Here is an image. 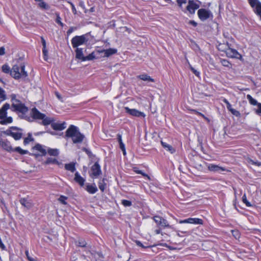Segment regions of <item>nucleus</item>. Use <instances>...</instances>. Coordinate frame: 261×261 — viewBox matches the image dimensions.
Returning a JSON list of instances; mask_svg holds the SVG:
<instances>
[{
  "mask_svg": "<svg viewBox=\"0 0 261 261\" xmlns=\"http://www.w3.org/2000/svg\"><path fill=\"white\" fill-rule=\"evenodd\" d=\"M25 66L21 65L20 67L17 65H14L12 70L7 64H4L2 67L3 72L5 73H10V75L15 79H19L21 77H26L28 76L27 71L24 70Z\"/></svg>",
  "mask_w": 261,
  "mask_h": 261,
  "instance_id": "1",
  "label": "nucleus"
},
{
  "mask_svg": "<svg viewBox=\"0 0 261 261\" xmlns=\"http://www.w3.org/2000/svg\"><path fill=\"white\" fill-rule=\"evenodd\" d=\"M65 138H71L73 143H80L83 141L85 136L80 133L77 127L70 125L66 130Z\"/></svg>",
  "mask_w": 261,
  "mask_h": 261,
  "instance_id": "2",
  "label": "nucleus"
},
{
  "mask_svg": "<svg viewBox=\"0 0 261 261\" xmlns=\"http://www.w3.org/2000/svg\"><path fill=\"white\" fill-rule=\"evenodd\" d=\"M22 128L17 126H11L9 129L3 132V133L12 137L15 140H18L22 137Z\"/></svg>",
  "mask_w": 261,
  "mask_h": 261,
  "instance_id": "3",
  "label": "nucleus"
},
{
  "mask_svg": "<svg viewBox=\"0 0 261 261\" xmlns=\"http://www.w3.org/2000/svg\"><path fill=\"white\" fill-rule=\"evenodd\" d=\"M88 41L85 35L75 36L71 39V44L73 48L78 47L79 46L86 44Z\"/></svg>",
  "mask_w": 261,
  "mask_h": 261,
  "instance_id": "4",
  "label": "nucleus"
},
{
  "mask_svg": "<svg viewBox=\"0 0 261 261\" xmlns=\"http://www.w3.org/2000/svg\"><path fill=\"white\" fill-rule=\"evenodd\" d=\"M200 4L201 2L198 0H189L186 7V11H189L191 14H194L195 10L199 8Z\"/></svg>",
  "mask_w": 261,
  "mask_h": 261,
  "instance_id": "5",
  "label": "nucleus"
},
{
  "mask_svg": "<svg viewBox=\"0 0 261 261\" xmlns=\"http://www.w3.org/2000/svg\"><path fill=\"white\" fill-rule=\"evenodd\" d=\"M197 14L199 19L203 21L208 18H212L213 16L212 13L210 10L203 8L199 9Z\"/></svg>",
  "mask_w": 261,
  "mask_h": 261,
  "instance_id": "6",
  "label": "nucleus"
},
{
  "mask_svg": "<svg viewBox=\"0 0 261 261\" xmlns=\"http://www.w3.org/2000/svg\"><path fill=\"white\" fill-rule=\"evenodd\" d=\"M101 170L100 166L97 162H95L94 164L91 168V173L90 176L92 178L97 177L99 175L101 174Z\"/></svg>",
  "mask_w": 261,
  "mask_h": 261,
  "instance_id": "7",
  "label": "nucleus"
},
{
  "mask_svg": "<svg viewBox=\"0 0 261 261\" xmlns=\"http://www.w3.org/2000/svg\"><path fill=\"white\" fill-rule=\"evenodd\" d=\"M11 107L14 109L13 111H17L23 114H25L29 110L28 107L22 102L19 103L13 102Z\"/></svg>",
  "mask_w": 261,
  "mask_h": 261,
  "instance_id": "8",
  "label": "nucleus"
},
{
  "mask_svg": "<svg viewBox=\"0 0 261 261\" xmlns=\"http://www.w3.org/2000/svg\"><path fill=\"white\" fill-rule=\"evenodd\" d=\"M125 111L127 113L136 117H144L145 116V115L140 111H139L138 110L135 109H129L128 107H125L124 108Z\"/></svg>",
  "mask_w": 261,
  "mask_h": 261,
  "instance_id": "9",
  "label": "nucleus"
},
{
  "mask_svg": "<svg viewBox=\"0 0 261 261\" xmlns=\"http://www.w3.org/2000/svg\"><path fill=\"white\" fill-rule=\"evenodd\" d=\"M33 150H37L41 153L40 155H45L46 154V150L43 148L42 145L40 144H37L35 146L32 148ZM30 155H34L36 158L40 156L39 154L36 153H30Z\"/></svg>",
  "mask_w": 261,
  "mask_h": 261,
  "instance_id": "10",
  "label": "nucleus"
},
{
  "mask_svg": "<svg viewBox=\"0 0 261 261\" xmlns=\"http://www.w3.org/2000/svg\"><path fill=\"white\" fill-rule=\"evenodd\" d=\"M179 223H190V224H202L203 220L199 218H190L183 220H180Z\"/></svg>",
  "mask_w": 261,
  "mask_h": 261,
  "instance_id": "11",
  "label": "nucleus"
},
{
  "mask_svg": "<svg viewBox=\"0 0 261 261\" xmlns=\"http://www.w3.org/2000/svg\"><path fill=\"white\" fill-rule=\"evenodd\" d=\"M0 146L9 152L13 151V148L11 146L10 142L7 140H0Z\"/></svg>",
  "mask_w": 261,
  "mask_h": 261,
  "instance_id": "12",
  "label": "nucleus"
},
{
  "mask_svg": "<svg viewBox=\"0 0 261 261\" xmlns=\"http://www.w3.org/2000/svg\"><path fill=\"white\" fill-rule=\"evenodd\" d=\"M208 169L209 170L211 171H213L215 172H217L219 173H221L222 172L224 171H227V170L223 167H220L218 165H214V164H210L208 167Z\"/></svg>",
  "mask_w": 261,
  "mask_h": 261,
  "instance_id": "13",
  "label": "nucleus"
},
{
  "mask_svg": "<svg viewBox=\"0 0 261 261\" xmlns=\"http://www.w3.org/2000/svg\"><path fill=\"white\" fill-rule=\"evenodd\" d=\"M32 115L33 119L40 120L45 116V114L40 112L36 108L32 109Z\"/></svg>",
  "mask_w": 261,
  "mask_h": 261,
  "instance_id": "14",
  "label": "nucleus"
},
{
  "mask_svg": "<svg viewBox=\"0 0 261 261\" xmlns=\"http://www.w3.org/2000/svg\"><path fill=\"white\" fill-rule=\"evenodd\" d=\"M10 105L8 103H5L0 109V119L3 120L6 117L7 115V111L10 108Z\"/></svg>",
  "mask_w": 261,
  "mask_h": 261,
  "instance_id": "15",
  "label": "nucleus"
},
{
  "mask_svg": "<svg viewBox=\"0 0 261 261\" xmlns=\"http://www.w3.org/2000/svg\"><path fill=\"white\" fill-rule=\"evenodd\" d=\"M66 123L63 122V123H56L53 122L51 123V127L56 130H62L65 129L66 127Z\"/></svg>",
  "mask_w": 261,
  "mask_h": 261,
  "instance_id": "16",
  "label": "nucleus"
},
{
  "mask_svg": "<svg viewBox=\"0 0 261 261\" xmlns=\"http://www.w3.org/2000/svg\"><path fill=\"white\" fill-rule=\"evenodd\" d=\"M20 203L25 207L29 209L33 206V203L31 200L25 198H22L19 200Z\"/></svg>",
  "mask_w": 261,
  "mask_h": 261,
  "instance_id": "17",
  "label": "nucleus"
},
{
  "mask_svg": "<svg viewBox=\"0 0 261 261\" xmlns=\"http://www.w3.org/2000/svg\"><path fill=\"white\" fill-rule=\"evenodd\" d=\"M74 180L81 186L83 187L84 185L85 179L80 175L78 172H75L74 174Z\"/></svg>",
  "mask_w": 261,
  "mask_h": 261,
  "instance_id": "18",
  "label": "nucleus"
},
{
  "mask_svg": "<svg viewBox=\"0 0 261 261\" xmlns=\"http://www.w3.org/2000/svg\"><path fill=\"white\" fill-rule=\"evenodd\" d=\"M229 58L241 60L242 57L237 50L229 47Z\"/></svg>",
  "mask_w": 261,
  "mask_h": 261,
  "instance_id": "19",
  "label": "nucleus"
},
{
  "mask_svg": "<svg viewBox=\"0 0 261 261\" xmlns=\"http://www.w3.org/2000/svg\"><path fill=\"white\" fill-rule=\"evenodd\" d=\"M117 51V49L110 48L108 49H103L100 51V53H104V57H109L110 56L115 54Z\"/></svg>",
  "mask_w": 261,
  "mask_h": 261,
  "instance_id": "20",
  "label": "nucleus"
},
{
  "mask_svg": "<svg viewBox=\"0 0 261 261\" xmlns=\"http://www.w3.org/2000/svg\"><path fill=\"white\" fill-rule=\"evenodd\" d=\"M86 190L88 193L92 194L95 193L98 191L97 188L95 184L92 185H90L89 184H87Z\"/></svg>",
  "mask_w": 261,
  "mask_h": 261,
  "instance_id": "21",
  "label": "nucleus"
},
{
  "mask_svg": "<svg viewBox=\"0 0 261 261\" xmlns=\"http://www.w3.org/2000/svg\"><path fill=\"white\" fill-rule=\"evenodd\" d=\"M75 51L76 54L75 58L83 61V59H84L85 56L83 55V49L82 48L76 47Z\"/></svg>",
  "mask_w": 261,
  "mask_h": 261,
  "instance_id": "22",
  "label": "nucleus"
},
{
  "mask_svg": "<svg viewBox=\"0 0 261 261\" xmlns=\"http://www.w3.org/2000/svg\"><path fill=\"white\" fill-rule=\"evenodd\" d=\"M162 146L167 151H169L170 153H173L175 152V149L170 145L167 143L161 141Z\"/></svg>",
  "mask_w": 261,
  "mask_h": 261,
  "instance_id": "23",
  "label": "nucleus"
},
{
  "mask_svg": "<svg viewBox=\"0 0 261 261\" xmlns=\"http://www.w3.org/2000/svg\"><path fill=\"white\" fill-rule=\"evenodd\" d=\"M41 120H42L41 124L43 125H46L50 124L51 125V123H53L54 121V119L46 117V116L44 117V118L41 119Z\"/></svg>",
  "mask_w": 261,
  "mask_h": 261,
  "instance_id": "24",
  "label": "nucleus"
},
{
  "mask_svg": "<svg viewBox=\"0 0 261 261\" xmlns=\"http://www.w3.org/2000/svg\"><path fill=\"white\" fill-rule=\"evenodd\" d=\"M138 77L144 81H149L151 82H153L154 81V79H152L150 76L146 74H141L139 75Z\"/></svg>",
  "mask_w": 261,
  "mask_h": 261,
  "instance_id": "25",
  "label": "nucleus"
},
{
  "mask_svg": "<svg viewBox=\"0 0 261 261\" xmlns=\"http://www.w3.org/2000/svg\"><path fill=\"white\" fill-rule=\"evenodd\" d=\"M65 168L67 170L73 172L75 170V164L73 163L66 164L65 165Z\"/></svg>",
  "mask_w": 261,
  "mask_h": 261,
  "instance_id": "26",
  "label": "nucleus"
},
{
  "mask_svg": "<svg viewBox=\"0 0 261 261\" xmlns=\"http://www.w3.org/2000/svg\"><path fill=\"white\" fill-rule=\"evenodd\" d=\"M13 121V119L11 117H5L4 119H3V120H1L0 121V124H2V125H6V124H7L8 123H12Z\"/></svg>",
  "mask_w": 261,
  "mask_h": 261,
  "instance_id": "27",
  "label": "nucleus"
},
{
  "mask_svg": "<svg viewBox=\"0 0 261 261\" xmlns=\"http://www.w3.org/2000/svg\"><path fill=\"white\" fill-rule=\"evenodd\" d=\"M45 164L46 165L50 164L60 165V163L56 159L48 158L45 162Z\"/></svg>",
  "mask_w": 261,
  "mask_h": 261,
  "instance_id": "28",
  "label": "nucleus"
},
{
  "mask_svg": "<svg viewBox=\"0 0 261 261\" xmlns=\"http://www.w3.org/2000/svg\"><path fill=\"white\" fill-rule=\"evenodd\" d=\"M106 184L105 182V179L103 178L101 180H100L98 182V187L99 189L103 192L106 188Z\"/></svg>",
  "mask_w": 261,
  "mask_h": 261,
  "instance_id": "29",
  "label": "nucleus"
},
{
  "mask_svg": "<svg viewBox=\"0 0 261 261\" xmlns=\"http://www.w3.org/2000/svg\"><path fill=\"white\" fill-rule=\"evenodd\" d=\"M34 139L32 136L31 133H29L28 135V137L25 138L23 141V144L24 145H27L29 144L30 142L34 141Z\"/></svg>",
  "mask_w": 261,
  "mask_h": 261,
  "instance_id": "30",
  "label": "nucleus"
},
{
  "mask_svg": "<svg viewBox=\"0 0 261 261\" xmlns=\"http://www.w3.org/2000/svg\"><path fill=\"white\" fill-rule=\"evenodd\" d=\"M48 153L50 155L57 156L59 155V150L57 149L49 148L48 149Z\"/></svg>",
  "mask_w": 261,
  "mask_h": 261,
  "instance_id": "31",
  "label": "nucleus"
},
{
  "mask_svg": "<svg viewBox=\"0 0 261 261\" xmlns=\"http://www.w3.org/2000/svg\"><path fill=\"white\" fill-rule=\"evenodd\" d=\"M13 151L18 152L20 154H25L29 153V151L27 150H23L20 147H16L13 149Z\"/></svg>",
  "mask_w": 261,
  "mask_h": 261,
  "instance_id": "32",
  "label": "nucleus"
},
{
  "mask_svg": "<svg viewBox=\"0 0 261 261\" xmlns=\"http://www.w3.org/2000/svg\"><path fill=\"white\" fill-rule=\"evenodd\" d=\"M247 98L249 100V102L253 106L257 105L259 103L254 99L250 95H247Z\"/></svg>",
  "mask_w": 261,
  "mask_h": 261,
  "instance_id": "33",
  "label": "nucleus"
},
{
  "mask_svg": "<svg viewBox=\"0 0 261 261\" xmlns=\"http://www.w3.org/2000/svg\"><path fill=\"white\" fill-rule=\"evenodd\" d=\"M38 5L40 8L44 10H48L50 8L48 5H47L46 3H45L42 1L39 2Z\"/></svg>",
  "mask_w": 261,
  "mask_h": 261,
  "instance_id": "34",
  "label": "nucleus"
},
{
  "mask_svg": "<svg viewBox=\"0 0 261 261\" xmlns=\"http://www.w3.org/2000/svg\"><path fill=\"white\" fill-rule=\"evenodd\" d=\"M95 58V56L94 55V53L93 52L90 54L88 56L85 57L84 59H83V61L92 60Z\"/></svg>",
  "mask_w": 261,
  "mask_h": 261,
  "instance_id": "35",
  "label": "nucleus"
},
{
  "mask_svg": "<svg viewBox=\"0 0 261 261\" xmlns=\"http://www.w3.org/2000/svg\"><path fill=\"white\" fill-rule=\"evenodd\" d=\"M231 232L232 236L236 239L238 240L240 237V233L238 230H231Z\"/></svg>",
  "mask_w": 261,
  "mask_h": 261,
  "instance_id": "36",
  "label": "nucleus"
},
{
  "mask_svg": "<svg viewBox=\"0 0 261 261\" xmlns=\"http://www.w3.org/2000/svg\"><path fill=\"white\" fill-rule=\"evenodd\" d=\"M254 8L255 13L261 18V3L258 4V5L255 7H254Z\"/></svg>",
  "mask_w": 261,
  "mask_h": 261,
  "instance_id": "37",
  "label": "nucleus"
},
{
  "mask_svg": "<svg viewBox=\"0 0 261 261\" xmlns=\"http://www.w3.org/2000/svg\"><path fill=\"white\" fill-rule=\"evenodd\" d=\"M249 4L252 8L255 7L258 4H260V3L258 1V0H248Z\"/></svg>",
  "mask_w": 261,
  "mask_h": 261,
  "instance_id": "38",
  "label": "nucleus"
},
{
  "mask_svg": "<svg viewBox=\"0 0 261 261\" xmlns=\"http://www.w3.org/2000/svg\"><path fill=\"white\" fill-rule=\"evenodd\" d=\"M56 15L57 17L56 19V23L63 27L64 26V24L61 22V18L60 17L59 14L58 13H56Z\"/></svg>",
  "mask_w": 261,
  "mask_h": 261,
  "instance_id": "39",
  "label": "nucleus"
},
{
  "mask_svg": "<svg viewBox=\"0 0 261 261\" xmlns=\"http://www.w3.org/2000/svg\"><path fill=\"white\" fill-rule=\"evenodd\" d=\"M230 106H231V105L229 104V111L231 112V113L233 115H234L237 117H240V116H241L240 113L238 111H237L236 110H235L234 109L231 108Z\"/></svg>",
  "mask_w": 261,
  "mask_h": 261,
  "instance_id": "40",
  "label": "nucleus"
},
{
  "mask_svg": "<svg viewBox=\"0 0 261 261\" xmlns=\"http://www.w3.org/2000/svg\"><path fill=\"white\" fill-rule=\"evenodd\" d=\"M6 95L5 94V91L0 87V99L2 100H4L6 99Z\"/></svg>",
  "mask_w": 261,
  "mask_h": 261,
  "instance_id": "41",
  "label": "nucleus"
},
{
  "mask_svg": "<svg viewBox=\"0 0 261 261\" xmlns=\"http://www.w3.org/2000/svg\"><path fill=\"white\" fill-rule=\"evenodd\" d=\"M242 201L247 206H252L251 203L247 200L245 194H244L242 197Z\"/></svg>",
  "mask_w": 261,
  "mask_h": 261,
  "instance_id": "42",
  "label": "nucleus"
},
{
  "mask_svg": "<svg viewBox=\"0 0 261 261\" xmlns=\"http://www.w3.org/2000/svg\"><path fill=\"white\" fill-rule=\"evenodd\" d=\"M82 150L85 151L86 152V153L87 154V155H88V156L90 158L95 156V155L92 154V153L89 149H88L85 147H83L82 148Z\"/></svg>",
  "mask_w": 261,
  "mask_h": 261,
  "instance_id": "43",
  "label": "nucleus"
},
{
  "mask_svg": "<svg viewBox=\"0 0 261 261\" xmlns=\"http://www.w3.org/2000/svg\"><path fill=\"white\" fill-rule=\"evenodd\" d=\"M160 225L162 227H169L168 223L166 220L162 218Z\"/></svg>",
  "mask_w": 261,
  "mask_h": 261,
  "instance_id": "44",
  "label": "nucleus"
},
{
  "mask_svg": "<svg viewBox=\"0 0 261 261\" xmlns=\"http://www.w3.org/2000/svg\"><path fill=\"white\" fill-rule=\"evenodd\" d=\"M121 203L124 206H130L132 205V202L130 201L127 200H122Z\"/></svg>",
  "mask_w": 261,
  "mask_h": 261,
  "instance_id": "45",
  "label": "nucleus"
},
{
  "mask_svg": "<svg viewBox=\"0 0 261 261\" xmlns=\"http://www.w3.org/2000/svg\"><path fill=\"white\" fill-rule=\"evenodd\" d=\"M86 242L84 240H80L78 241L77 246L81 247H85L86 246Z\"/></svg>",
  "mask_w": 261,
  "mask_h": 261,
  "instance_id": "46",
  "label": "nucleus"
},
{
  "mask_svg": "<svg viewBox=\"0 0 261 261\" xmlns=\"http://www.w3.org/2000/svg\"><path fill=\"white\" fill-rule=\"evenodd\" d=\"M67 199V197L64 196H61L59 198V201L63 204H66L67 202L65 201V200Z\"/></svg>",
  "mask_w": 261,
  "mask_h": 261,
  "instance_id": "47",
  "label": "nucleus"
},
{
  "mask_svg": "<svg viewBox=\"0 0 261 261\" xmlns=\"http://www.w3.org/2000/svg\"><path fill=\"white\" fill-rule=\"evenodd\" d=\"M153 219H154V221L155 222V223L158 225H160L161 221L162 220V217H161L160 216H154L153 217Z\"/></svg>",
  "mask_w": 261,
  "mask_h": 261,
  "instance_id": "48",
  "label": "nucleus"
},
{
  "mask_svg": "<svg viewBox=\"0 0 261 261\" xmlns=\"http://www.w3.org/2000/svg\"><path fill=\"white\" fill-rule=\"evenodd\" d=\"M42 52H43V56H44V60L47 61V58H48V55H47L48 51H47V50L46 49V48H43Z\"/></svg>",
  "mask_w": 261,
  "mask_h": 261,
  "instance_id": "49",
  "label": "nucleus"
},
{
  "mask_svg": "<svg viewBox=\"0 0 261 261\" xmlns=\"http://www.w3.org/2000/svg\"><path fill=\"white\" fill-rule=\"evenodd\" d=\"M176 2H177V5L179 7V8L184 12H186V9H184L183 8V7H182V4H181V3L178 0H176Z\"/></svg>",
  "mask_w": 261,
  "mask_h": 261,
  "instance_id": "50",
  "label": "nucleus"
},
{
  "mask_svg": "<svg viewBox=\"0 0 261 261\" xmlns=\"http://www.w3.org/2000/svg\"><path fill=\"white\" fill-rule=\"evenodd\" d=\"M136 244L138 246H140L143 248H146L147 247H148V246H145L143 245V244L139 241H138V240H136L135 241Z\"/></svg>",
  "mask_w": 261,
  "mask_h": 261,
  "instance_id": "51",
  "label": "nucleus"
},
{
  "mask_svg": "<svg viewBox=\"0 0 261 261\" xmlns=\"http://www.w3.org/2000/svg\"><path fill=\"white\" fill-rule=\"evenodd\" d=\"M221 62L224 66H228V61L227 60L222 59L221 60Z\"/></svg>",
  "mask_w": 261,
  "mask_h": 261,
  "instance_id": "52",
  "label": "nucleus"
},
{
  "mask_svg": "<svg viewBox=\"0 0 261 261\" xmlns=\"http://www.w3.org/2000/svg\"><path fill=\"white\" fill-rule=\"evenodd\" d=\"M190 69L191 71L195 74V75L197 76H198L199 75V72L195 70L193 67H192L191 66H190Z\"/></svg>",
  "mask_w": 261,
  "mask_h": 261,
  "instance_id": "53",
  "label": "nucleus"
},
{
  "mask_svg": "<svg viewBox=\"0 0 261 261\" xmlns=\"http://www.w3.org/2000/svg\"><path fill=\"white\" fill-rule=\"evenodd\" d=\"M76 28L74 27H70L69 30L67 32V34L68 35H70L71 33L73 32V31L75 30Z\"/></svg>",
  "mask_w": 261,
  "mask_h": 261,
  "instance_id": "54",
  "label": "nucleus"
},
{
  "mask_svg": "<svg viewBox=\"0 0 261 261\" xmlns=\"http://www.w3.org/2000/svg\"><path fill=\"white\" fill-rule=\"evenodd\" d=\"M25 253L30 261H37L36 259L29 256L28 251H25Z\"/></svg>",
  "mask_w": 261,
  "mask_h": 261,
  "instance_id": "55",
  "label": "nucleus"
},
{
  "mask_svg": "<svg viewBox=\"0 0 261 261\" xmlns=\"http://www.w3.org/2000/svg\"><path fill=\"white\" fill-rule=\"evenodd\" d=\"M189 24L196 27L197 25V23L194 20H191L189 21Z\"/></svg>",
  "mask_w": 261,
  "mask_h": 261,
  "instance_id": "56",
  "label": "nucleus"
},
{
  "mask_svg": "<svg viewBox=\"0 0 261 261\" xmlns=\"http://www.w3.org/2000/svg\"><path fill=\"white\" fill-rule=\"evenodd\" d=\"M250 162L253 165H256L257 166H261V162H258V161L254 162L253 160H251Z\"/></svg>",
  "mask_w": 261,
  "mask_h": 261,
  "instance_id": "57",
  "label": "nucleus"
},
{
  "mask_svg": "<svg viewBox=\"0 0 261 261\" xmlns=\"http://www.w3.org/2000/svg\"><path fill=\"white\" fill-rule=\"evenodd\" d=\"M5 54V48L2 46L0 47V56H3Z\"/></svg>",
  "mask_w": 261,
  "mask_h": 261,
  "instance_id": "58",
  "label": "nucleus"
},
{
  "mask_svg": "<svg viewBox=\"0 0 261 261\" xmlns=\"http://www.w3.org/2000/svg\"><path fill=\"white\" fill-rule=\"evenodd\" d=\"M192 111H193L194 113H195V114H196L197 115H199V116H202V117L203 118H205L204 115L203 114H202V113H201L200 112H197L196 110H192Z\"/></svg>",
  "mask_w": 261,
  "mask_h": 261,
  "instance_id": "59",
  "label": "nucleus"
},
{
  "mask_svg": "<svg viewBox=\"0 0 261 261\" xmlns=\"http://www.w3.org/2000/svg\"><path fill=\"white\" fill-rule=\"evenodd\" d=\"M70 4L71 6L72 12L74 14H76V9L75 8L74 5L72 3H70Z\"/></svg>",
  "mask_w": 261,
  "mask_h": 261,
  "instance_id": "60",
  "label": "nucleus"
},
{
  "mask_svg": "<svg viewBox=\"0 0 261 261\" xmlns=\"http://www.w3.org/2000/svg\"><path fill=\"white\" fill-rule=\"evenodd\" d=\"M117 139H118V141L119 143H120V142H123L122 140L121 135H120L119 134H117Z\"/></svg>",
  "mask_w": 261,
  "mask_h": 261,
  "instance_id": "61",
  "label": "nucleus"
},
{
  "mask_svg": "<svg viewBox=\"0 0 261 261\" xmlns=\"http://www.w3.org/2000/svg\"><path fill=\"white\" fill-rule=\"evenodd\" d=\"M41 43L43 45V48H46V42L43 37H41Z\"/></svg>",
  "mask_w": 261,
  "mask_h": 261,
  "instance_id": "62",
  "label": "nucleus"
},
{
  "mask_svg": "<svg viewBox=\"0 0 261 261\" xmlns=\"http://www.w3.org/2000/svg\"><path fill=\"white\" fill-rule=\"evenodd\" d=\"M0 247L2 248V250H5L6 249V246L2 242V240L0 241Z\"/></svg>",
  "mask_w": 261,
  "mask_h": 261,
  "instance_id": "63",
  "label": "nucleus"
},
{
  "mask_svg": "<svg viewBox=\"0 0 261 261\" xmlns=\"http://www.w3.org/2000/svg\"><path fill=\"white\" fill-rule=\"evenodd\" d=\"M257 106H258L257 113H261V103H259Z\"/></svg>",
  "mask_w": 261,
  "mask_h": 261,
  "instance_id": "64",
  "label": "nucleus"
}]
</instances>
